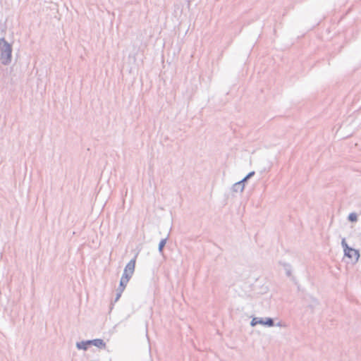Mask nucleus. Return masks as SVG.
Here are the masks:
<instances>
[{
  "label": "nucleus",
  "mask_w": 361,
  "mask_h": 361,
  "mask_svg": "<svg viewBox=\"0 0 361 361\" xmlns=\"http://www.w3.org/2000/svg\"><path fill=\"white\" fill-rule=\"evenodd\" d=\"M12 59V47L5 40L4 38L0 39V61L3 65H8Z\"/></svg>",
  "instance_id": "f257e3e1"
},
{
  "label": "nucleus",
  "mask_w": 361,
  "mask_h": 361,
  "mask_svg": "<svg viewBox=\"0 0 361 361\" xmlns=\"http://www.w3.org/2000/svg\"><path fill=\"white\" fill-rule=\"evenodd\" d=\"M258 324H262V325H266L267 326L271 327V326H274V321L272 318H270V317L266 318L265 320H264L263 318L255 317L252 319V321L250 322V325L252 326H255Z\"/></svg>",
  "instance_id": "f03ea898"
},
{
  "label": "nucleus",
  "mask_w": 361,
  "mask_h": 361,
  "mask_svg": "<svg viewBox=\"0 0 361 361\" xmlns=\"http://www.w3.org/2000/svg\"><path fill=\"white\" fill-rule=\"evenodd\" d=\"M345 256L350 258L352 260H355V262H357L360 257V252L358 250L350 247L348 250L344 252Z\"/></svg>",
  "instance_id": "7ed1b4c3"
},
{
  "label": "nucleus",
  "mask_w": 361,
  "mask_h": 361,
  "mask_svg": "<svg viewBox=\"0 0 361 361\" xmlns=\"http://www.w3.org/2000/svg\"><path fill=\"white\" fill-rule=\"evenodd\" d=\"M126 285H127V283H121V281H120L119 286L116 290V298L114 300L115 302H117L119 300V298H121V294L123 292Z\"/></svg>",
  "instance_id": "20e7f679"
},
{
  "label": "nucleus",
  "mask_w": 361,
  "mask_h": 361,
  "mask_svg": "<svg viewBox=\"0 0 361 361\" xmlns=\"http://www.w3.org/2000/svg\"><path fill=\"white\" fill-rule=\"evenodd\" d=\"M242 181H238L234 183L231 188V190L234 192H243L245 188V184L241 183Z\"/></svg>",
  "instance_id": "39448f33"
},
{
  "label": "nucleus",
  "mask_w": 361,
  "mask_h": 361,
  "mask_svg": "<svg viewBox=\"0 0 361 361\" xmlns=\"http://www.w3.org/2000/svg\"><path fill=\"white\" fill-rule=\"evenodd\" d=\"M136 257L137 256H135L133 259H132L126 266L124 270L126 272L128 271H132L133 272L135 271V262H136Z\"/></svg>",
  "instance_id": "423d86ee"
},
{
  "label": "nucleus",
  "mask_w": 361,
  "mask_h": 361,
  "mask_svg": "<svg viewBox=\"0 0 361 361\" xmlns=\"http://www.w3.org/2000/svg\"><path fill=\"white\" fill-rule=\"evenodd\" d=\"M93 345L99 348H105L106 343L100 338L93 339Z\"/></svg>",
  "instance_id": "0eeeda50"
},
{
  "label": "nucleus",
  "mask_w": 361,
  "mask_h": 361,
  "mask_svg": "<svg viewBox=\"0 0 361 361\" xmlns=\"http://www.w3.org/2000/svg\"><path fill=\"white\" fill-rule=\"evenodd\" d=\"M131 277H132V276L127 274V272H126V271L124 270L123 276L121 279V283H128Z\"/></svg>",
  "instance_id": "6e6552de"
},
{
  "label": "nucleus",
  "mask_w": 361,
  "mask_h": 361,
  "mask_svg": "<svg viewBox=\"0 0 361 361\" xmlns=\"http://www.w3.org/2000/svg\"><path fill=\"white\" fill-rule=\"evenodd\" d=\"M166 240H167V238H165L159 242L158 250H159V253H161V254L163 253V249L166 243Z\"/></svg>",
  "instance_id": "1a4fd4ad"
},
{
  "label": "nucleus",
  "mask_w": 361,
  "mask_h": 361,
  "mask_svg": "<svg viewBox=\"0 0 361 361\" xmlns=\"http://www.w3.org/2000/svg\"><path fill=\"white\" fill-rule=\"evenodd\" d=\"M76 347L79 350H87V345L85 343L84 341H82L81 342H77Z\"/></svg>",
  "instance_id": "9d476101"
},
{
  "label": "nucleus",
  "mask_w": 361,
  "mask_h": 361,
  "mask_svg": "<svg viewBox=\"0 0 361 361\" xmlns=\"http://www.w3.org/2000/svg\"><path fill=\"white\" fill-rule=\"evenodd\" d=\"M348 219L350 222H356L357 221V215L355 212H352L348 215Z\"/></svg>",
  "instance_id": "9b49d317"
},
{
  "label": "nucleus",
  "mask_w": 361,
  "mask_h": 361,
  "mask_svg": "<svg viewBox=\"0 0 361 361\" xmlns=\"http://www.w3.org/2000/svg\"><path fill=\"white\" fill-rule=\"evenodd\" d=\"M341 245L343 248V251L344 252H346L347 250H348L350 249V247H349L345 241V238H343L342 240H341Z\"/></svg>",
  "instance_id": "f8f14e48"
},
{
  "label": "nucleus",
  "mask_w": 361,
  "mask_h": 361,
  "mask_svg": "<svg viewBox=\"0 0 361 361\" xmlns=\"http://www.w3.org/2000/svg\"><path fill=\"white\" fill-rule=\"evenodd\" d=\"M255 171H251L248 174H247L246 177L247 178L250 179V178H252L254 175H255Z\"/></svg>",
  "instance_id": "ddd939ff"
},
{
  "label": "nucleus",
  "mask_w": 361,
  "mask_h": 361,
  "mask_svg": "<svg viewBox=\"0 0 361 361\" xmlns=\"http://www.w3.org/2000/svg\"><path fill=\"white\" fill-rule=\"evenodd\" d=\"M85 341V343L88 346V345H93V340H87V341Z\"/></svg>",
  "instance_id": "4468645a"
},
{
  "label": "nucleus",
  "mask_w": 361,
  "mask_h": 361,
  "mask_svg": "<svg viewBox=\"0 0 361 361\" xmlns=\"http://www.w3.org/2000/svg\"><path fill=\"white\" fill-rule=\"evenodd\" d=\"M247 180H249L248 178H247V177H244L240 181H242V184H245V182H246Z\"/></svg>",
  "instance_id": "2eb2a0df"
},
{
  "label": "nucleus",
  "mask_w": 361,
  "mask_h": 361,
  "mask_svg": "<svg viewBox=\"0 0 361 361\" xmlns=\"http://www.w3.org/2000/svg\"><path fill=\"white\" fill-rule=\"evenodd\" d=\"M286 274H287V276H290V275H291V271H290V270H287V271H286Z\"/></svg>",
  "instance_id": "dca6fc26"
},
{
  "label": "nucleus",
  "mask_w": 361,
  "mask_h": 361,
  "mask_svg": "<svg viewBox=\"0 0 361 361\" xmlns=\"http://www.w3.org/2000/svg\"><path fill=\"white\" fill-rule=\"evenodd\" d=\"M133 273H134V272H133L132 271H127V274H129V275H130V276H133Z\"/></svg>",
  "instance_id": "f3484780"
}]
</instances>
